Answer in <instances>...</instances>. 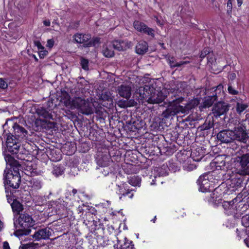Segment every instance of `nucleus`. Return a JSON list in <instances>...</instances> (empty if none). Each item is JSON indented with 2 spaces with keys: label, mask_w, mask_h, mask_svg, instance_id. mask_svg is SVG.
I'll use <instances>...</instances> for the list:
<instances>
[{
  "label": "nucleus",
  "mask_w": 249,
  "mask_h": 249,
  "mask_svg": "<svg viewBox=\"0 0 249 249\" xmlns=\"http://www.w3.org/2000/svg\"><path fill=\"white\" fill-rule=\"evenodd\" d=\"M65 112L66 113H67L68 114H70L71 113V112L69 110H65Z\"/></svg>",
  "instance_id": "51"
},
{
  "label": "nucleus",
  "mask_w": 249,
  "mask_h": 249,
  "mask_svg": "<svg viewBox=\"0 0 249 249\" xmlns=\"http://www.w3.org/2000/svg\"><path fill=\"white\" fill-rule=\"evenodd\" d=\"M38 54L40 58H43L48 54V52L46 50L40 51L38 53Z\"/></svg>",
  "instance_id": "38"
},
{
  "label": "nucleus",
  "mask_w": 249,
  "mask_h": 249,
  "mask_svg": "<svg viewBox=\"0 0 249 249\" xmlns=\"http://www.w3.org/2000/svg\"><path fill=\"white\" fill-rule=\"evenodd\" d=\"M214 136L216 137V138L218 139V134H215Z\"/></svg>",
  "instance_id": "55"
},
{
  "label": "nucleus",
  "mask_w": 249,
  "mask_h": 249,
  "mask_svg": "<svg viewBox=\"0 0 249 249\" xmlns=\"http://www.w3.org/2000/svg\"><path fill=\"white\" fill-rule=\"evenodd\" d=\"M61 159V155H58L55 159H52L53 161H58Z\"/></svg>",
  "instance_id": "44"
},
{
  "label": "nucleus",
  "mask_w": 249,
  "mask_h": 249,
  "mask_svg": "<svg viewBox=\"0 0 249 249\" xmlns=\"http://www.w3.org/2000/svg\"><path fill=\"white\" fill-rule=\"evenodd\" d=\"M113 48L119 51H123L130 48L132 44L127 40H115L112 42Z\"/></svg>",
  "instance_id": "13"
},
{
  "label": "nucleus",
  "mask_w": 249,
  "mask_h": 249,
  "mask_svg": "<svg viewBox=\"0 0 249 249\" xmlns=\"http://www.w3.org/2000/svg\"><path fill=\"white\" fill-rule=\"evenodd\" d=\"M89 221H88V222H86L85 220H84V223H85L87 226L89 223Z\"/></svg>",
  "instance_id": "52"
},
{
  "label": "nucleus",
  "mask_w": 249,
  "mask_h": 249,
  "mask_svg": "<svg viewBox=\"0 0 249 249\" xmlns=\"http://www.w3.org/2000/svg\"><path fill=\"white\" fill-rule=\"evenodd\" d=\"M3 249H10L9 245L7 241H5L3 242Z\"/></svg>",
  "instance_id": "39"
},
{
  "label": "nucleus",
  "mask_w": 249,
  "mask_h": 249,
  "mask_svg": "<svg viewBox=\"0 0 249 249\" xmlns=\"http://www.w3.org/2000/svg\"><path fill=\"white\" fill-rule=\"evenodd\" d=\"M80 64L83 69L85 71H88L89 68V61L88 59L84 58H81L80 61Z\"/></svg>",
  "instance_id": "32"
},
{
  "label": "nucleus",
  "mask_w": 249,
  "mask_h": 249,
  "mask_svg": "<svg viewBox=\"0 0 249 249\" xmlns=\"http://www.w3.org/2000/svg\"><path fill=\"white\" fill-rule=\"evenodd\" d=\"M184 101V98H179L172 102H169L166 109L162 113L163 118H169L180 112L185 113L191 109L189 104H183L184 106L180 105V103Z\"/></svg>",
  "instance_id": "5"
},
{
  "label": "nucleus",
  "mask_w": 249,
  "mask_h": 249,
  "mask_svg": "<svg viewBox=\"0 0 249 249\" xmlns=\"http://www.w3.org/2000/svg\"><path fill=\"white\" fill-rule=\"evenodd\" d=\"M151 184H152V185L155 184V183L154 182V180H152V182H151Z\"/></svg>",
  "instance_id": "54"
},
{
  "label": "nucleus",
  "mask_w": 249,
  "mask_h": 249,
  "mask_svg": "<svg viewBox=\"0 0 249 249\" xmlns=\"http://www.w3.org/2000/svg\"><path fill=\"white\" fill-rule=\"evenodd\" d=\"M64 167L61 165H56L53 166L52 171L53 174L56 177L62 175L64 172Z\"/></svg>",
  "instance_id": "23"
},
{
  "label": "nucleus",
  "mask_w": 249,
  "mask_h": 249,
  "mask_svg": "<svg viewBox=\"0 0 249 249\" xmlns=\"http://www.w3.org/2000/svg\"><path fill=\"white\" fill-rule=\"evenodd\" d=\"M136 93L139 95V98L143 100L142 102H147L152 104H159L165 98L161 92H157L155 88L149 85L140 87Z\"/></svg>",
  "instance_id": "2"
},
{
  "label": "nucleus",
  "mask_w": 249,
  "mask_h": 249,
  "mask_svg": "<svg viewBox=\"0 0 249 249\" xmlns=\"http://www.w3.org/2000/svg\"><path fill=\"white\" fill-rule=\"evenodd\" d=\"M213 98L209 97L208 98L206 99L203 103L204 107H208L211 106L213 104Z\"/></svg>",
  "instance_id": "33"
},
{
  "label": "nucleus",
  "mask_w": 249,
  "mask_h": 249,
  "mask_svg": "<svg viewBox=\"0 0 249 249\" xmlns=\"http://www.w3.org/2000/svg\"><path fill=\"white\" fill-rule=\"evenodd\" d=\"M89 216H90L91 214L90 213H89V214H88Z\"/></svg>",
  "instance_id": "59"
},
{
  "label": "nucleus",
  "mask_w": 249,
  "mask_h": 249,
  "mask_svg": "<svg viewBox=\"0 0 249 249\" xmlns=\"http://www.w3.org/2000/svg\"><path fill=\"white\" fill-rule=\"evenodd\" d=\"M51 233L49 230L47 228H43L36 231L33 237L36 240L46 239L49 237Z\"/></svg>",
  "instance_id": "16"
},
{
  "label": "nucleus",
  "mask_w": 249,
  "mask_h": 249,
  "mask_svg": "<svg viewBox=\"0 0 249 249\" xmlns=\"http://www.w3.org/2000/svg\"><path fill=\"white\" fill-rule=\"evenodd\" d=\"M35 221L28 214H21L18 219L14 222L16 228H18L15 231L16 236H22L29 234L31 231L29 228L35 225Z\"/></svg>",
  "instance_id": "4"
},
{
  "label": "nucleus",
  "mask_w": 249,
  "mask_h": 249,
  "mask_svg": "<svg viewBox=\"0 0 249 249\" xmlns=\"http://www.w3.org/2000/svg\"><path fill=\"white\" fill-rule=\"evenodd\" d=\"M133 26L136 30L142 34H146L152 37L154 36V30L148 27L145 23L139 20H135Z\"/></svg>",
  "instance_id": "8"
},
{
  "label": "nucleus",
  "mask_w": 249,
  "mask_h": 249,
  "mask_svg": "<svg viewBox=\"0 0 249 249\" xmlns=\"http://www.w3.org/2000/svg\"><path fill=\"white\" fill-rule=\"evenodd\" d=\"M64 104L71 109H77L80 113L85 115H89L93 113L92 104L89 100L83 99L80 97L71 98L67 94L63 99Z\"/></svg>",
  "instance_id": "1"
},
{
  "label": "nucleus",
  "mask_w": 249,
  "mask_h": 249,
  "mask_svg": "<svg viewBox=\"0 0 249 249\" xmlns=\"http://www.w3.org/2000/svg\"><path fill=\"white\" fill-rule=\"evenodd\" d=\"M13 211L17 214H19L20 212L23 210V205L18 201L15 200L11 204Z\"/></svg>",
  "instance_id": "21"
},
{
  "label": "nucleus",
  "mask_w": 249,
  "mask_h": 249,
  "mask_svg": "<svg viewBox=\"0 0 249 249\" xmlns=\"http://www.w3.org/2000/svg\"><path fill=\"white\" fill-rule=\"evenodd\" d=\"M96 170L98 172H102L104 176H106L107 175H108L109 173L108 169H107V170H105V169L103 168H98Z\"/></svg>",
  "instance_id": "37"
},
{
  "label": "nucleus",
  "mask_w": 249,
  "mask_h": 249,
  "mask_svg": "<svg viewBox=\"0 0 249 249\" xmlns=\"http://www.w3.org/2000/svg\"><path fill=\"white\" fill-rule=\"evenodd\" d=\"M136 52L139 54H143L148 51V44L145 41H140L136 46Z\"/></svg>",
  "instance_id": "17"
},
{
  "label": "nucleus",
  "mask_w": 249,
  "mask_h": 249,
  "mask_svg": "<svg viewBox=\"0 0 249 249\" xmlns=\"http://www.w3.org/2000/svg\"><path fill=\"white\" fill-rule=\"evenodd\" d=\"M4 158L7 165L10 166L12 164H13L15 162L17 161V160H15L11 155L9 154L5 155Z\"/></svg>",
  "instance_id": "31"
},
{
  "label": "nucleus",
  "mask_w": 249,
  "mask_h": 249,
  "mask_svg": "<svg viewBox=\"0 0 249 249\" xmlns=\"http://www.w3.org/2000/svg\"><path fill=\"white\" fill-rule=\"evenodd\" d=\"M67 202L64 201L59 200V201H58V203L56 205V209H57L59 211V213H61V212L67 210Z\"/></svg>",
  "instance_id": "25"
},
{
  "label": "nucleus",
  "mask_w": 249,
  "mask_h": 249,
  "mask_svg": "<svg viewBox=\"0 0 249 249\" xmlns=\"http://www.w3.org/2000/svg\"><path fill=\"white\" fill-rule=\"evenodd\" d=\"M114 249H134L132 241L129 240L126 237L123 239L117 240V243L114 245Z\"/></svg>",
  "instance_id": "14"
},
{
  "label": "nucleus",
  "mask_w": 249,
  "mask_h": 249,
  "mask_svg": "<svg viewBox=\"0 0 249 249\" xmlns=\"http://www.w3.org/2000/svg\"><path fill=\"white\" fill-rule=\"evenodd\" d=\"M126 186V184H123L122 185H117L118 194L120 196V199H122L125 197L132 198L134 196L133 190L127 188Z\"/></svg>",
  "instance_id": "12"
},
{
  "label": "nucleus",
  "mask_w": 249,
  "mask_h": 249,
  "mask_svg": "<svg viewBox=\"0 0 249 249\" xmlns=\"http://www.w3.org/2000/svg\"><path fill=\"white\" fill-rule=\"evenodd\" d=\"M141 180L139 177H138L137 176H133L132 177H131L128 179V182L129 184H130V185H131L132 186H140V185L141 183Z\"/></svg>",
  "instance_id": "26"
},
{
  "label": "nucleus",
  "mask_w": 249,
  "mask_h": 249,
  "mask_svg": "<svg viewBox=\"0 0 249 249\" xmlns=\"http://www.w3.org/2000/svg\"><path fill=\"white\" fill-rule=\"evenodd\" d=\"M100 42V39L98 37H95L94 38H93L92 39H90L88 43H90L92 44L91 46H94L96 44H98Z\"/></svg>",
  "instance_id": "35"
},
{
  "label": "nucleus",
  "mask_w": 249,
  "mask_h": 249,
  "mask_svg": "<svg viewBox=\"0 0 249 249\" xmlns=\"http://www.w3.org/2000/svg\"><path fill=\"white\" fill-rule=\"evenodd\" d=\"M210 49L209 48H204L201 52L200 57L202 58H204L207 55L209 54Z\"/></svg>",
  "instance_id": "34"
},
{
  "label": "nucleus",
  "mask_w": 249,
  "mask_h": 249,
  "mask_svg": "<svg viewBox=\"0 0 249 249\" xmlns=\"http://www.w3.org/2000/svg\"><path fill=\"white\" fill-rule=\"evenodd\" d=\"M27 165H28V166H29V167H30V166H32V162H31V161H30V162H28H28H27Z\"/></svg>",
  "instance_id": "53"
},
{
  "label": "nucleus",
  "mask_w": 249,
  "mask_h": 249,
  "mask_svg": "<svg viewBox=\"0 0 249 249\" xmlns=\"http://www.w3.org/2000/svg\"><path fill=\"white\" fill-rule=\"evenodd\" d=\"M19 249H38V244L31 242L23 244L19 247Z\"/></svg>",
  "instance_id": "24"
},
{
  "label": "nucleus",
  "mask_w": 249,
  "mask_h": 249,
  "mask_svg": "<svg viewBox=\"0 0 249 249\" xmlns=\"http://www.w3.org/2000/svg\"><path fill=\"white\" fill-rule=\"evenodd\" d=\"M156 22L158 24L160 25H162V23L160 22V21L157 18V19H156Z\"/></svg>",
  "instance_id": "47"
},
{
  "label": "nucleus",
  "mask_w": 249,
  "mask_h": 249,
  "mask_svg": "<svg viewBox=\"0 0 249 249\" xmlns=\"http://www.w3.org/2000/svg\"><path fill=\"white\" fill-rule=\"evenodd\" d=\"M4 183L14 189H18L21 182L20 176L13 175L6 167L3 173Z\"/></svg>",
  "instance_id": "6"
},
{
  "label": "nucleus",
  "mask_w": 249,
  "mask_h": 249,
  "mask_svg": "<svg viewBox=\"0 0 249 249\" xmlns=\"http://www.w3.org/2000/svg\"><path fill=\"white\" fill-rule=\"evenodd\" d=\"M73 149L71 150V151H70L69 153H67V154L68 155H71L73 153H74V151H75V147H72Z\"/></svg>",
  "instance_id": "43"
},
{
  "label": "nucleus",
  "mask_w": 249,
  "mask_h": 249,
  "mask_svg": "<svg viewBox=\"0 0 249 249\" xmlns=\"http://www.w3.org/2000/svg\"><path fill=\"white\" fill-rule=\"evenodd\" d=\"M8 124V121L6 122V123L4 124V126H5L6 124Z\"/></svg>",
  "instance_id": "57"
},
{
  "label": "nucleus",
  "mask_w": 249,
  "mask_h": 249,
  "mask_svg": "<svg viewBox=\"0 0 249 249\" xmlns=\"http://www.w3.org/2000/svg\"><path fill=\"white\" fill-rule=\"evenodd\" d=\"M35 43H36V45L37 46L38 49H43V47L41 46V44L39 42L37 41V42H36Z\"/></svg>",
  "instance_id": "42"
},
{
  "label": "nucleus",
  "mask_w": 249,
  "mask_h": 249,
  "mask_svg": "<svg viewBox=\"0 0 249 249\" xmlns=\"http://www.w3.org/2000/svg\"><path fill=\"white\" fill-rule=\"evenodd\" d=\"M77 190L75 189H73L72 190V193L73 195H75L77 193Z\"/></svg>",
  "instance_id": "48"
},
{
  "label": "nucleus",
  "mask_w": 249,
  "mask_h": 249,
  "mask_svg": "<svg viewBox=\"0 0 249 249\" xmlns=\"http://www.w3.org/2000/svg\"><path fill=\"white\" fill-rule=\"evenodd\" d=\"M156 219H157L156 216H155L154 218L151 220V221H152L153 223H155Z\"/></svg>",
  "instance_id": "49"
},
{
  "label": "nucleus",
  "mask_w": 249,
  "mask_h": 249,
  "mask_svg": "<svg viewBox=\"0 0 249 249\" xmlns=\"http://www.w3.org/2000/svg\"><path fill=\"white\" fill-rule=\"evenodd\" d=\"M217 177V171H208L201 175L197 181L199 190L205 193L213 190L218 183Z\"/></svg>",
  "instance_id": "3"
},
{
  "label": "nucleus",
  "mask_w": 249,
  "mask_h": 249,
  "mask_svg": "<svg viewBox=\"0 0 249 249\" xmlns=\"http://www.w3.org/2000/svg\"><path fill=\"white\" fill-rule=\"evenodd\" d=\"M77 211L78 212V213H82L83 211V209L82 207H78L77 208Z\"/></svg>",
  "instance_id": "45"
},
{
  "label": "nucleus",
  "mask_w": 249,
  "mask_h": 249,
  "mask_svg": "<svg viewBox=\"0 0 249 249\" xmlns=\"http://www.w3.org/2000/svg\"><path fill=\"white\" fill-rule=\"evenodd\" d=\"M214 110H215V113H216V107L214 108Z\"/></svg>",
  "instance_id": "58"
},
{
  "label": "nucleus",
  "mask_w": 249,
  "mask_h": 249,
  "mask_svg": "<svg viewBox=\"0 0 249 249\" xmlns=\"http://www.w3.org/2000/svg\"><path fill=\"white\" fill-rule=\"evenodd\" d=\"M72 38L74 43L82 44L85 48L90 47L92 45L88 43L91 39V36L89 34L76 33L73 36Z\"/></svg>",
  "instance_id": "9"
},
{
  "label": "nucleus",
  "mask_w": 249,
  "mask_h": 249,
  "mask_svg": "<svg viewBox=\"0 0 249 249\" xmlns=\"http://www.w3.org/2000/svg\"><path fill=\"white\" fill-rule=\"evenodd\" d=\"M213 189H214V190L211 194L208 201L210 204L216 207L217 206L216 201L218 197V192L216 191L217 187H215Z\"/></svg>",
  "instance_id": "20"
},
{
  "label": "nucleus",
  "mask_w": 249,
  "mask_h": 249,
  "mask_svg": "<svg viewBox=\"0 0 249 249\" xmlns=\"http://www.w3.org/2000/svg\"><path fill=\"white\" fill-rule=\"evenodd\" d=\"M101 97L103 100L112 102V99L110 92L106 91L103 93Z\"/></svg>",
  "instance_id": "30"
},
{
  "label": "nucleus",
  "mask_w": 249,
  "mask_h": 249,
  "mask_svg": "<svg viewBox=\"0 0 249 249\" xmlns=\"http://www.w3.org/2000/svg\"><path fill=\"white\" fill-rule=\"evenodd\" d=\"M18 139L9 134L6 138V146L8 152L12 154H17L19 150L20 144L18 142Z\"/></svg>",
  "instance_id": "7"
},
{
  "label": "nucleus",
  "mask_w": 249,
  "mask_h": 249,
  "mask_svg": "<svg viewBox=\"0 0 249 249\" xmlns=\"http://www.w3.org/2000/svg\"><path fill=\"white\" fill-rule=\"evenodd\" d=\"M68 146H70V144H66L65 148L67 147Z\"/></svg>",
  "instance_id": "56"
},
{
  "label": "nucleus",
  "mask_w": 249,
  "mask_h": 249,
  "mask_svg": "<svg viewBox=\"0 0 249 249\" xmlns=\"http://www.w3.org/2000/svg\"><path fill=\"white\" fill-rule=\"evenodd\" d=\"M3 228V223L0 220V231Z\"/></svg>",
  "instance_id": "46"
},
{
  "label": "nucleus",
  "mask_w": 249,
  "mask_h": 249,
  "mask_svg": "<svg viewBox=\"0 0 249 249\" xmlns=\"http://www.w3.org/2000/svg\"><path fill=\"white\" fill-rule=\"evenodd\" d=\"M50 21L49 20H45L43 21V24L46 26H50Z\"/></svg>",
  "instance_id": "40"
},
{
  "label": "nucleus",
  "mask_w": 249,
  "mask_h": 249,
  "mask_svg": "<svg viewBox=\"0 0 249 249\" xmlns=\"http://www.w3.org/2000/svg\"><path fill=\"white\" fill-rule=\"evenodd\" d=\"M132 88L130 85H122L118 88V93L120 96L128 99L131 95Z\"/></svg>",
  "instance_id": "15"
},
{
  "label": "nucleus",
  "mask_w": 249,
  "mask_h": 249,
  "mask_svg": "<svg viewBox=\"0 0 249 249\" xmlns=\"http://www.w3.org/2000/svg\"><path fill=\"white\" fill-rule=\"evenodd\" d=\"M169 64L171 68L179 67L183 65L189 63L188 61H182L179 62H177L176 59L173 57L169 56L167 58Z\"/></svg>",
  "instance_id": "19"
},
{
  "label": "nucleus",
  "mask_w": 249,
  "mask_h": 249,
  "mask_svg": "<svg viewBox=\"0 0 249 249\" xmlns=\"http://www.w3.org/2000/svg\"><path fill=\"white\" fill-rule=\"evenodd\" d=\"M20 166V163L17 161V162H15L13 164L10 165L9 168L8 166L7 167L8 169L10 170V173H12L13 175L20 176L19 170Z\"/></svg>",
  "instance_id": "22"
},
{
  "label": "nucleus",
  "mask_w": 249,
  "mask_h": 249,
  "mask_svg": "<svg viewBox=\"0 0 249 249\" xmlns=\"http://www.w3.org/2000/svg\"><path fill=\"white\" fill-rule=\"evenodd\" d=\"M159 176H166L168 175L167 172V167L164 165H162L161 167L158 168L157 169Z\"/></svg>",
  "instance_id": "28"
},
{
  "label": "nucleus",
  "mask_w": 249,
  "mask_h": 249,
  "mask_svg": "<svg viewBox=\"0 0 249 249\" xmlns=\"http://www.w3.org/2000/svg\"><path fill=\"white\" fill-rule=\"evenodd\" d=\"M96 160L97 164L101 167H107L112 162L110 156L107 152H98Z\"/></svg>",
  "instance_id": "10"
},
{
  "label": "nucleus",
  "mask_w": 249,
  "mask_h": 249,
  "mask_svg": "<svg viewBox=\"0 0 249 249\" xmlns=\"http://www.w3.org/2000/svg\"><path fill=\"white\" fill-rule=\"evenodd\" d=\"M30 183L33 189L37 190L40 189L42 187L41 182L38 179L33 178L31 180Z\"/></svg>",
  "instance_id": "27"
},
{
  "label": "nucleus",
  "mask_w": 249,
  "mask_h": 249,
  "mask_svg": "<svg viewBox=\"0 0 249 249\" xmlns=\"http://www.w3.org/2000/svg\"><path fill=\"white\" fill-rule=\"evenodd\" d=\"M119 106L122 107H125L127 106L126 105V103L125 102H119Z\"/></svg>",
  "instance_id": "41"
},
{
  "label": "nucleus",
  "mask_w": 249,
  "mask_h": 249,
  "mask_svg": "<svg viewBox=\"0 0 249 249\" xmlns=\"http://www.w3.org/2000/svg\"><path fill=\"white\" fill-rule=\"evenodd\" d=\"M12 124L15 136L18 139H26L28 137V131L22 126L17 123H14L12 120H9Z\"/></svg>",
  "instance_id": "11"
},
{
  "label": "nucleus",
  "mask_w": 249,
  "mask_h": 249,
  "mask_svg": "<svg viewBox=\"0 0 249 249\" xmlns=\"http://www.w3.org/2000/svg\"><path fill=\"white\" fill-rule=\"evenodd\" d=\"M217 166L218 160L215 159L210 163V165L208 166L207 170H209V171H216Z\"/></svg>",
  "instance_id": "29"
},
{
  "label": "nucleus",
  "mask_w": 249,
  "mask_h": 249,
  "mask_svg": "<svg viewBox=\"0 0 249 249\" xmlns=\"http://www.w3.org/2000/svg\"><path fill=\"white\" fill-rule=\"evenodd\" d=\"M209 56L208 57V61L209 62H211V63H212L213 62V60L211 58H209Z\"/></svg>",
  "instance_id": "50"
},
{
  "label": "nucleus",
  "mask_w": 249,
  "mask_h": 249,
  "mask_svg": "<svg viewBox=\"0 0 249 249\" xmlns=\"http://www.w3.org/2000/svg\"><path fill=\"white\" fill-rule=\"evenodd\" d=\"M8 87V84L3 78H0V88L2 89H6Z\"/></svg>",
  "instance_id": "36"
},
{
  "label": "nucleus",
  "mask_w": 249,
  "mask_h": 249,
  "mask_svg": "<svg viewBox=\"0 0 249 249\" xmlns=\"http://www.w3.org/2000/svg\"><path fill=\"white\" fill-rule=\"evenodd\" d=\"M113 49L114 48L112 42H107L104 46L103 48L102 52L104 55L107 57L113 56L114 53Z\"/></svg>",
  "instance_id": "18"
}]
</instances>
